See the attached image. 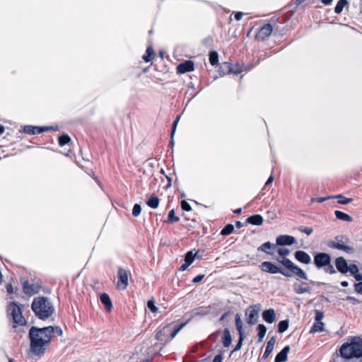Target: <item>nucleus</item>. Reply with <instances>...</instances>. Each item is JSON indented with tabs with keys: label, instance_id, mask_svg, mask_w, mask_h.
<instances>
[{
	"label": "nucleus",
	"instance_id": "nucleus-1",
	"mask_svg": "<svg viewBox=\"0 0 362 362\" xmlns=\"http://www.w3.org/2000/svg\"><path fill=\"white\" fill-rule=\"evenodd\" d=\"M54 333V328L48 326L38 328L33 326L29 331L30 352L35 356H42Z\"/></svg>",
	"mask_w": 362,
	"mask_h": 362
},
{
	"label": "nucleus",
	"instance_id": "nucleus-2",
	"mask_svg": "<svg viewBox=\"0 0 362 362\" xmlns=\"http://www.w3.org/2000/svg\"><path fill=\"white\" fill-rule=\"evenodd\" d=\"M339 356L345 359L354 358L362 361V338L360 337H352L344 343L339 350Z\"/></svg>",
	"mask_w": 362,
	"mask_h": 362
},
{
	"label": "nucleus",
	"instance_id": "nucleus-3",
	"mask_svg": "<svg viewBox=\"0 0 362 362\" xmlns=\"http://www.w3.org/2000/svg\"><path fill=\"white\" fill-rule=\"evenodd\" d=\"M31 308L36 317L45 320L52 315L54 308L51 301L46 297L39 296L33 299Z\"/></svg>",
	"mask_w": 362,
	"mask_h": 362
},
{
	"label": "nucleus",
	"instance_id": "nucleus-4",
	"mask_svg": "<svg viewBox=\"0 0 362 362\" xmlns=\"http://www.w3.org/2000/svg\"><path fill=\"white\" fill-rule=\"evenodd\" d=\"M277 253L281 258H277L276 261L281 264L287 270H289L298 278L308 280L307 274L298 266L296 265L290 259L286 257L289 255L290 251L285 247H279L277 249Z\"/></svg>",
	"mask_w": 362,
	"mask_h": 362
},
{
	"label": "nucleus",
	"instance_id": "nucleus-5",
	"mask_svg": "<svg viewBox=\"0 0 362 362\" xmlns=\"http://www.w3.org/2000/svg\"><path fill=\"white\" fill-rule=\"evenodd\" d=\"M23 305H19L16 302H12L7 307L8 316L11 317L13 320V327L16 328L17 326L25 325L27 322L23 316Z\"/></svg>",
	"mask_w": 362,
	"mask_h": 362
},
{
	"label": "nucleus",
	"instance_id": "nucleus-6",
	"mask_svg": "<svg viewBox=\"0 0 362 362\" xmlns=\"http://www.w3.org/2000/svg\"><path fill=\"white\" fill-rule=\"evenodd\" d=\"M260 268L262 272L272 274L280 273L286 277H291L293 275V274L289 270L286 271L274 264V263L268 261L263 262L260 265Z\"/></svg>",
	"mask_w": 362,
	"mask_h": 362
},
{
	"label": "nucleus",
	"instance_id": "nucleus-7",
	"mask_svg": "<svg viewBox=\"0 0 362 362\" xmlns=\"http://www.w3.org/2000/svg\"><path fill=\"white\" fill-rule=\"evenodd\" d=\"M348 239L346 237L339 235L335 238V240L329 242L327 245L334 249L343 250L346 253H353L354 252V247L345 245Z\"/></svg>",
	"mask_w": 362,
	"mask_h": 362
},
{
	"label": "nucleus",
	"instance_id": "nucleus-8",
	"mask_svg": "<svg viewBox=\"0 0 362 362\" xmlns=\"http://www.w3.org/2000/svg\"><path fill=\"white\" fill-rule=\"evenodd\" d=\"M260 311L259 305H253L249 306L245 310L246 321L250 325H255L259 319V313Z\"/></svg>",
	"mask_w": 362,
	"mask_h": 362
},
{
	"label": "nucleus",
	"instance_id": "nucleus-9",
	"mask_svg": "<svg viewBox=\"0 0 362 362\" xmlns=\"http://www.w3.org/2000/svg\"><path fill=\"white\" fill-rule=\"evenodd\" d=\"M313 262L318 269L325 267L331 262V256L325 252H318L314 256Z\"/></svg>",
	"mask_w": 362,
	"mask_h": 362
},
{
	"label": "nucleus",
	"instance_id": "nucleus-10",
	"mask_svg": "<svg viewBox=\"0 0 362 362\" xmlns=\"http://www.w3.org/2000/svg\"><path fill=\"white\" fill-rule=\"evenodd\" d=\"M130 273L128 270L119 267L117 272L118 281L117 286L120 289H126L128 286V279Z\"/></svg>",
	"mask_w": 362,
	"mask_h": 362
},
{
	"label": "nucleus",
	"instance_id": "nucleus-11",
	"mask_svg": "<svg viewBox=\"0 0 362 362\" xmlns=\"http://www.w3.org/2000/svg\"><path fill=\"white\" fill-rule=\"evenodd\" d=\"M170 326L171 324H168L165 326H164L160 330L158 331L156 334V339L158 341H160L161 342H163L164 344H166L170 341L168 335L170 332Z\"/></svg>",
	"mask_w": 362,
	"mask_h": 362
},
{
	"label": "nucleus",
	"instance_id": "nucleus-12",
	"mask_svg": "<svg viewBox=\"0 0 362 362\" xmlns=\"http://www.w3.org/2000/svg\"><path fill=\"white\" fill-rule=\"evenodd\" d=\"M296 238L288 235H281L276 239V245L284 246V245H292L296 243Z\"/></svg>",
	"mask_w": 362,
	"mask_h": 362
},
{
	"label": "nucleus",
	"instance_id": "nucleus-13",
	"mask_svg": "<svg viewBox=\"0 0 362 362\" xmlns=\"http://www.w3.org/2000/svg\"><path fill=\"white\" fill-rule=\"evenodd\" d=\"M273 28L271 24L267 23L261 28L257 35V38L260 40H264L272 33Z\"/></svg>",
	"mask_w": 362,
	"mask_h": 362
},
{
	"label": "nucleus",
	"instance_id": "nucleus-14",
	"mask_svg": "<svg viewBox=\"0 0 362 362\" xmlns=\"http://www.w3.org/2000/svg\"><path fill=\"white\" fill-rule=\"evenodd\" d=\"M49 128L48 127H37V126H32V125H27L24 127L23 132L25 134H30V135H35V134H40L45 131L48 130Z\"/></svg>",
	"mask_w": 362,
	"mask_h": 362
},
{
	"label": "nucleus",
	"instance_id": "nucleus-15",
	"mask_svg": "<svg viewBox=\"0 0 362 362\" xmlns=\"http://www.w3.org/2000/svg\"><path fill=\"white\" fill-rule=\"evenodd\" d=\"M294 257L297 261L305 264H309L311 262L310 256L305 251L297 250L294 253Z\"/></svg>",
	"mask_w": 362,
	"mask_h": 362
},
{
	"label": "nucleus",
	"instance_id": "nucleus-16",
	"mask_svg": "<svg viewBox=\"0 0 362 362\" xmlns=\"http://www.w3.org/2000/svg\"><path fill=\"white\" fill-rule=\"evenodd\" d=\"M194 70V63L192 61L188 60L180 64L177 66V72L179 74H185Z\"/></svg>",
	"mask_w": 362,
	"mask_h": 362
},
{
	"label": "nucleus",
	"instance_id": "nucleus-17",
	"mask_svg": "<svg viewBox=\"0 0 362 362\" xmlns=\"http://www.w3.org/2000/svg\"><path fill=\"white\" fill-rule=\"evenodd\" d=\"M335 266L337 269L341 274H346L348 272V264L346 260L342 257H339L335 259Z\"/></svg>",
	"mask_w": 362,
	"mask_h": 362
},
{
	"label": "nucleus",
	"instance_id": "nucleus-18",
	"mask_svg": "<svg viewBox=\"0 0 362 362\" xmlns=\"http://www.w3.org/2000/svg\"><path fill=\"white\" fill-rule=\"evenodd\" d=\"M23 291L25 294L33 295L39 292L40 287L36 284H30L25 281L23 285Z\"/></svg>",
	"mask_w": 362,
	"mask_h": 362
},
{
	"label": "nucleus",
	"instance_id": "nucleus-19",
	"mask_svg": "<svg viewBox=\"0 0 362 362\" xmlns=\"http://www.w3.org/2000/svg\"><path fill=\"white\" fill-rule=\"evenodd\" d=\"M293 290L297 294L310 293L311 291V289L308 286V284L305 282L294 284Z\"/></svg>",
	"mask_w": 362,
	"mask_h": 362
},
{
	"label": "nucleus",
	"instance_id": "nucleus-20",
	"mask_svg": "<svg viewBox=\"0 0 362 362\" xmlns=\"http://www.w3.org/2000/svg\"><path fill=\"white\" fill-rule=\"evenodd\" d=\"M262 318L267 323H273L276 319V314L274 309L270 308L262 313Z\"/></svg>",
	"mask_w": 362,
	"mask_h": 362
},
{
	"label": "nucleus",
	"instance_id": "nucleus-21",
	"mask_svg": "<svg viewBox=\"0 0 362 362\" xmlns=\"http://www.w3.org/2000/svg\"><path fill=\"white\" fill-rule=\"evenodd\" d=\"M276 245H275V244L272 243L268 241V242H266V243H263L262 245H261L257 248V250L265 252L266 254H268V255H273L272 250L276 249Z\"/></svg>",
	"mask_w": 362,
	"mask_h": 362
},
{
	"label": "nucleus",
	"instance_id": "nucleus-22",
	"mask_svg": "<svg viewBox=\"0 0 362 362\" xmlns=\"http://www.w3.org/2000/svg\"><path fill=\"white\" fill-rule=\"evenodd\" d=\"M289 346H286L275 357V362H284L287 360V354L289 352Z\"/></svg>",
	"mask_w": 362,
	"mask_h": 362
},
{
	"label": "nucleus",
	"instance_id": "nucleus-23",
	"mask_svg": "<svg viewBox=\"0 0 362 362\" xmlns=\"http://www.w3.org/2000/svg\"><path fill=\"white\" fill-rule=\"evenodd\" d=\"M263 223V218L259 214H255L249 216L246 219V223H250L255 226H260Z\"/></svg>",
	"mask_w": 362,
	"mask_h": 362
},
{
	"label": "nucleus",
	"instance_id": "nucleus-24",
	"mask_svg": "<svg viewBox=\"0 0 362 362\" xmlns=\"http://www.w3.org/2000/svg\"><path fill=\"white\" fill-rule=\"evenodd\" d=\"M227 66L229 68V72L235 74H238L244 71L248 70L245 65H240L238 64H228Z\"/></svg>",
	"mask_w": 362,
	"mask_h": 362
},
{
	"label": "nucleus",
	"instance_id": "nucleus-25",
	"mask_svg": "<svg viewBox=\"0 0 362 362\" xmlns=\"http://www.w3.org/2000/svg\"><path fill=\"white\" fill-rule=\"evenodd\" d=\"M275 342H276V339L274 337H272L269 340V341L267 344L265 351L262 355L263 359H266L267 358H268L269 356L270 355V354L272 352L274 347Z\"/></svg>",
	"mask_w": 362,
	"mask_h": 362
},
{
	"label": "nucleus",
	"instance_id": "nucleus-26",
	"mask_svg": "<svg viewBox=\"0 0 362 362\" xmlns=\"http://www.w3.org/2000/svg\"><path fill=\"white\" fill-rule=\"evenodd\" d=\"M101 303L105 305L107 311H110L112 308V301L110 296L107 293H103L100 297Z\"/></svg>",
	"mask_w": 362,
	"mask_h": 362
},
{
	"label": "nucleus",
	"instance_id": "nucleus-27",
	"mask_svg": "<svg viewBox=\"0 0 362 362\" xmlns=\"http://www.w3.org/2000/svg\"><path fill=\"white\" fill-rule=\"evenodd\" d=\"M232 338L228 329H225L223 336V345L224 347H228L231 344Z\"/></svg>",
	"mask_w": 362,
	"mask_h": 362
},
{
	"label": "nucleus",
	"instance_id": "nucleus-28",
	"mask_svg": "<svg viewBox=\"0 0 362 362\" xmlns=\"http://www.w3.org/2000/svg\"><path fill=\"white\" fill-rule=\"evenodd\" d=\"M235 327L238 332L239 335L244 334V331L243 329V322H242L240 315L238 313H237L235 315Z\"/></svg>",
	"mask_w": 362,
	"mask_h": 362
},
{
	"label": "nucleus",
	"instance_id": "nucleus-29",
	"mask_svg": "<svg viewBox=\"0 0 362 362\" xmlns=\"http://www.w3.org/2000/svg\"><path fill=\"white\" fill-rule=\"evenodd\" d=\"M334 214H335L336 217L339 220L346 221V222L352 221V218L349 215H348L342 211L337 210L334 211Z\"/></svg>",
	"mask_w": 362,
	"mask_h": 362
},
{
	"label": "nucleus",
	"instance_id": "nucleus-30",
	"mask_svg": "<svg viewBox=\"0 0 362 362\" xmlns=\"http://www.w3.org/2000/svg\"><path fill=\"white\" fill-rule=\"evenodd\" d=\"M160 199L156 196H152L151 197L148 201L146 202L147 205L152 208V209H156L158 208L159 205Z\"/></svg>",
	"mask_w": 362,
	"mask_h": 362
},
{
	"label": "nucleus",
	"instance_id": "nucleus-31",
	"mask_svg": "<svg viewBox=\"0 0 362 362\" xmlns=\"http://www.w3.org/2000/svg\"><path fill=\"white\" fill-rule=\"evenodd\" d=\"M322 331H324V323L322 322H315L313 325L310 332L315 333V332H321Z\"/></svg>",
	"mask_w": 362,
	"mask_h": 362
},
{
	"label": "nucleus",
	"instance_id": "nucleus-32",
	"mask_svg": "<svg viewBox=\"0 0 362 362\" xmlns=\"http://www.w3.org/2000/svg\"><path fill=\"white\" fill-rule=\"evenodd\" d=\"M154 58V51L152 47H148L146 49V54L143 56V59L146 62H151Z\"/></svg>",
	"mask_w": 362,
	"mask_h": 362
},
{
	"label": "nucleus",
	"instance_id": "nucleus-33",
	"mask_svg": "<svg viewBox=\"0 0 362 362\" xmlns=\"http://www.w3.org/2000/svg\"><path fill=\"white\" fill-rule=\"evenodd\" d=\"M348 5V1L347 0H339L337 2L335 8H334V12L337 14H339L343 11V8L345 6Z\"/></svg>",
	"mask_w": 362,
	"mask_h": 362
},
{
	"label": "nucleus",
	"instance_id": "nucleus-34",
	"mask_svg": "<svg viewBox=\"0 0 362 362\" xmlns=\"http://www.w3.org/2000/svg\"><path fill=\"white\" fill-rule=\"evenodd\" d=\"M257 331H258V341H262L266 334L267 327L264 325L259 324L257 326Z\"/></svg>",
	"mask_w": 362,
	"mask_h": 362
},
{
	"label": "nucleus",
	"instance_id": "nucleus-35",
	"mask_svg": "<svg viewBox=\"0 0 362 362\" xmlns=\"http://www.w3.org/2000/svg\"><path fill=\"white\" fill-rule=\"evenodd\" d=\"M209 62L212 66H215L218 62V54L216 51H211L209 52Z\"/></svg>",
	"mask_w": 362,
	"mask_h": 362
},
{
	"label": "nucleus",
	"instance_id": "nucleus-36",
	"mask_svg": "<svg viewBox=\"0 0 362 362\" xmlns=\"http://www.w3.org/2000/svg\"><path fill=\"white\" fill-rule=\"evenodd\" d=\"M197 253H193L192 251H189L186 253L185 257V262L190 265L194 260Z\"/></svg>",
	"mask_w": 362,
	"mask_h": 362
},
{
	"label": "nucleus",
	"instance_id": "nucleus-37",
	"mask_svg": "<svg viewBox=\"0 0 362 362\" xmlns=\"http://www.w3.org/2000/svg\"><path fill=\"white\" fill-rule=\"evenodd\" d=\"M288 328V320H282L279 322L278 332L279 333L284 332L286 330H287Z\"/></svg>",
	"mask_w": 362,
	"mask_h": 362
},
{
	"label": "nucleus",
	"instance_id": "nucleus-38",
	"mask_svg": "<svg viewBox=\"0 0 362 362\" xmlns=\"http://www.w3.org/2000/svg\"><path fill=\"white\" fill-rule=\"evenodd\" d=\"M180 115H177L175 119V121L173 122V127H172V132H171V136H170V144L172 145L174 144V140H173V136L175 133V130H176V128H177V123L180 119Z\"/></svg>",
	"mask_w": 362,
	"mask_h": 362
},
{
	"label": "nucleus",
	"instance_id": "nucleus-39",
	"mask_svg": "<svg viewBox=\"0 0 362 362\" xmlns=\"http://www.w3.org/2000/svg\"><path fill=\"white\" fill-rule=\"evenodd\" d=\"M234 230V226L232 224H228L226 225L223 229L221 231V235H230V233H232V232Z\"/></svg>",
	"mask_w": 362,
	"mask_h": 362
},
{
	"label": "nucleus",
	"instance_id": "nucleus-40",
	"mask_svg": "<svg viewBox=\"0 0 362 362\" xmlns=\"http://www.w3.org/2000/svg\"><path fill=\"white\" fill-rule=\"evenodd\" d=\"M333 198L337 199L338 203L341 204H348L351 203V202L352 201L351 199L346 198L344 196H342L341 194L333 196Z\"/></svg>",
	"mask_w": 362,
	"mask_h": 362
},
{
	"label": "nucleus",
	"instance_id": "nucleus-41",
	"mask_svg": "<svg viewBox=\"0 0 362 362\" xmlns=\"http://www.w3.org/2000/svg\"><path fill=\"white\" fill-rule=\"evenodd\" d=\"M71 138L67 134H63L59 137V144L63 146L70 142Z\"/></svg>",
	"mask_w": 362,
	"mask_h": 362
},
{
	"label": "nucleus",
	"instance_id": "nucleus-42",
	"mask_svg": "<svg viewBox=\"0 0 362 362\" xmlns=\"http://www.w3.org/2000/svg\"><path fill=\"white\" fill-rule=\"evenodd\" d=\"M187 322L180 324L177 327H175L172 332H170V341L177 334V333L185 326Z\"/></svg>",
	"mask_w": 362,
	"mask_h": 362
},
{
	"label": "nucleus",
	"instance_id": "nucleus-43",
	"mask_svg": "<svg viewBox=\"0 0 362 362\" xmlns=\"http://www.w3.org/2000/svg\"><path fill=\"white\" fill-rule=\"evenodd\" d=\"M180 220V218L177 216H175V211L174 209H172L168 213V221L170 222L174 223L177 222Z\"/></svg>",
	"mask_w": 362,
	"mask_h": 362
},
{
	"label": "nucleus",
	"instance_id": "nucleus-44",
	"mask_svg": "<svg viewBox=\"0 0 362 362\" xmlns=\"http://www.w3.org/2000/svg\"><path fill=\"white\" fill-rule=\"evenodd\" d=\"M141 211V206L138 204H134L133 209H132V215L135 217H137L140 215Z\"/></svg>",
	"mask_w": 362,
	"mask_h": 362
},
{
	"label": "nucleus",
	"instance_id": "nucleus-45",
	"mask_svg": "<svg viewBox=\"0 0 362 362\" xmlns=\"http://www.w3.org/2000/svg\"><path fill=\"white\" fill-rule=\"evenodd\" d=\"M298 230L302 233H304L307 234L308 235H310L313 232V229L310 227H305V226H299L298 228Z\"/></svg>",
	"mask_w": 362,
	"mask_h": 362
},
{
	"label": "nucleus",
	"instance_id": "nucleus-46",
	"mask_svg": "<svg viewBox=\"0 0 362 362\" xmlns=\"http://www.w3.org/2000/svg\"><path fill=\"white\" fill-rule=\"evenodd\" d=\"M244 334H241V335H239V340L237 343V344L235 345L233 352H235V351H237L238 350H240L243 346V341L244 340Z\"/></svg>",
	"mask_w": 362,
	"mask_h": 362
},
{
	"label": "nucleus",
	"instance_id": "nucleus-47",
	"mask_svg": "<svg viewBox=\"0 0 362 362\" xmlns=\"http://www.w3.org/2000/svg\"><path fill=\"white\" fill-rule=\"evenodd\" d=\"M148 309L153 313H157L158 308L155 305V303L153 300H148L147 303Z\"/></svg>",
	"mask_w": 362,
	"mask_h": 362
},
{
	"label": "nucleus",
	"instance_id": "nucleus-48",
	"mask_svg": "<svg viewBox=\"0 0 362 362\" xmlns=\"http://www.w3.org/2000/svg\"><path fill=\"white\" fill-rule=\"evenodd\" d=\"M348 272H349L352 275L356 274L359 272V269L357 265L352 264L348 267Z\"/></svg>",
	"mask_w": 362,
	"mask_h": 362
},
{
	"label": "nucleus",
	"instance_id": "nucleus-49",
	"mask_svg": "<svg viewBox=\"0 0 362 362\" xmlns=\"http://www.w3.org/2000/svg\"><path fill=\"white\" fill-rule=\"evenodd\" d=\"M325 268V272L327 274H334L336 273V270L334 268L333 265L331 264V262L329 263V265H327Z\"/></svg>",
	"mask_w": 362,
	"mask_h": 362
},
{
	"label": "nucleus",
	"instance_id": "nucleus-50",
	"mask_svg": "<svg viewBox=\"0 0 362 362\" xmlns=\"http://www.w3.org/2000/svg\"><path fill=\"white\" fill-rule=\"evenodd\" d=\"M181 208L182 209V210L186 211H190L192 210V207L189 205V204L185 200H182L181 202Z\"/></svg>",
	"mask_w": 362,
	"mask_h": 362
},
{
	"label": "nucleus",
	"instance_id": "nucleus-51",
	"mask_svg": "<svg viewBox=\"0 0 362 362\" xmlns=\"http://www.w3.org/2000/svg\"><path fill=\"white\" fill-rule=\"evenodd\" d=\"M323 317H324L323 312L316 310H315V321L321 322V320L323 319Z\"/></svg>",
	"mask_w": 362,
	"mask_h": 362
},
{
	"label": "nucleus",
	"instance_id": "nucleus-52",
	"mask_svg": "<svg viewBox=\"0 0 362 362\" xmlns=\"http://www.w3.org/2000/svg\"><path fill=\"white\" fill-rule=\"evenodd\" d=\"M329 199H333V196H328L325 197H318V198H313L312 202H316L318 203H322L323 202L328 200Z\"/></svg>",
	"mask_w": 362,
	"mask_h": 362
},
{
	"label": "nucleus",
	"instance_id": "nucleus-53",
	"mask_svg": "<svg viewBox=\"0 0 362 362\" xmlns=\"http://www.w3.org/2000/svg\"><path fill=\"white\" fill-rule=\"evenodd\" d=\"M209 313V310H205V309H202V308H200L199 310H197L195 313H194V315H201V316H204V315H206Z\"/></svg>",
	"mask_w": 362,
	"mask_h": 362
},
{
	"label": "nucleus",
	"instance_id": "nucleus-54",
	"mask_svg": "<svg viewBox=\"0 0 362 362\" xmlns=\"http://www.w3.org/2000/svg\"><path fill=\"white\" fill-rule=\"evenodd\" d=\"M355 291L362 294V282H358L354 284Z\"/></svg>",
	"mask_w": 362,
	"mask_h": 362
},
{
	"label": "nucleus",
	"instance_id": "nucleus-55",
	"mask_svg": "<svg viewBox=\"0 0 362 362\" xmlns=\"http://www.w3.org/2000/svg\"><path fill=\"white\" fill-rule=\"evenodd\" d=\"M204 277V274H199L197 276H195L193 279H192V282L194 283V284H197L199 282H200Z\"/></svg>",
	"mask_w": 362,
	"mask_h": 362
},
{
	"label": "nucleus",
	"instance_id": "nucleus-56",
	"mask_svg": "<svg viewBox=\"0 0 362 362\" xmlns=\"http://www.w3.org/2000/svg\"><path fill=\"white\" fill-rule=\"evenodd\" d=\"M346 300L348 301H350L351 303H352L353 304H358L360 302L358 299H356V298L354 297H352V296H348L346 298Z\"/></svg>",
	"mask_w": 362,
	"mask_h": 362
},
{
	"label": "nucleus",
	"instance_id": "nucleus-57",
	"mask_svg": "<svg viewBox=\"0 0 362 362\" xmlns=\"http://www.w3.org/2000/svg\"><path fill=\"white\" fill-rule=\"evenodd\" d=\"M223 360V356L221 354H218L216 355L214 359H213V361L212 362H221Z\"/></svg>",
	"mask_w": 362,
	"mask_h": 362
},
{
	"label": "nucleus",
	"instance_id": "nucleus-58",
	"mask_svg": "<svg viewBox=\"0 0 362 362\" xmlns=\"http://www.w3.org/2000/svg\"><path fill=\"white\" fill-rule=\"evenodd\" d=\"M243 15H244V13L243 12H240V11L239 12H236L235 13V20L236 21H240L242 18Z\"/></svg>",
	"mask_w": 362,
	"mask_h": 362
},
{
	"label": "nucleus",
	"instance_id": "nucleus-59",
	"mask_svg": "<svg viewBox=\"0 0 362 362\" xmlns=\"http://www.w3.org/2000/svg\"><path fill=\"white\" fill-rule=\"evenodd\" d=\"M354 276L357 281L361 282V281L362 280V275L359 274V272L358 273H356V274H354Z\"/></svg>",
	"mask_w": 362,
	"mask_h": 362
},
{
	"label": "nucleus",
	"instance_id": "nucleus-60",
	"mask_svg": "<svg viewBox=\"0 0 362 362\" xmlns=\"http://www.w3.org/2000/svg\"><path fill=\"white\" fill-rule=\"evenodd\" d=\"M189 266V264H187L186 262H185L184 264H182L181 265L179 270L182 271V272L185 271L188 268Z\"/></svg>",
	"mask_w": 362,
	"mask_h": 362
},
{
	"label": "nucleus",
	"instance_id": "nucleus-61",
	"mask_svg": "<svg viewBox=\"0 0 362 362\" xmlns=\"http://www.w3.org/2000/svg\"><path fill=\"white\" fill-rule=\"evenodd\" d=\"M6 290L8 293H12L13 292V288L11 284H7Z\"/></svg>",
	"mask_w": 362,
	"mask_h": 362
},
{
	"label": "nucleus",
	"instance_id": "nucleus-62",
	"mask_svg": "<svg viewBox=\"0 0 362 362\" xmlns=\"http://www.w3.org/2000/svg\"><path fill=\"white\" fill-rule=\"evenodd\" d=\"M54 332H56L58 335L61 336L62 334V330L60 327H54Z\"/></svg>",
	"mask_w": 362,
	"mask_h": 362
},
{
	"label": "nucleus",
	"instance_id": "nucleus-63",
	"mask_svg": "<svg viewBox=\"0 0 362 362\" xmlns=\"http://www.w3.org/2000/svg\"><path fill=\"white\" fill-rule=\"evenodd\" d=\"M274 180V177L272 175H270L269 177L268 178V180H267L266 183H265V186L269 185L270 183H272Z\"/></svg>",
	"mask_w": 362,
	"mask_h": 362
},
{
	"label": "nucleus",
	"instance_id": "nucleus-64",
	"mask_svg": "<svg viewBox=\"0 0 362 362\" xmlns=\"http://www.w3.org/2000/svg\"><path fill=\"white\" fill-rule=\"evenodd\" d=\"M229 314L230 312H226L224 314H223L222 316L220 317V321H223Z\"/></svg>",
	"mask_w": 362,
	"mask_h": 362
}]
</instances>
